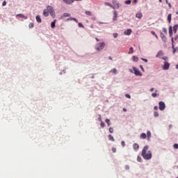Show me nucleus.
<instances>
[{"mask_svg": "<svg viewBox=\"0 0 178 178\" xmlns=\"http://www.w3.org/2000/svg\"><path fill=\"white\" fill-rule=\"evenodd\" d=\"M149 148V147L148 145L145 146L141 153L143 159H145L146 161H149V159L152 158V152L149 150L148 151Z\"/></svg>", "mask_w": 178, "mask_h": 178, "instance_id": "obj_1", "label": "nucleus"}, {"mask_svg": "<svg viewBox=\"0 0 178 178\" xmlns=\"http://www.w3.org/2000/svg\"><path fill=\"white\" fill-rule=\"evenodd\" d=\"M151 131H147V134L145 133H142L140 136V140H145V138H147V140L149 141V140H151Z\"/></svg>", "mask_w": 178, "mask_h": 178, "instance_id": "obj_2", "label": "nucleus"}, {"mask_svg": "<svg viewBox=\"0 0 178 178\" xmlns=\"http://www.w3.org/2000/svg\"><path fill=\"white\" fill-rule=\"evenodd\" d=\"M104 48H105V42H99L98 44H96L95 46V49L97 51H102V49H104Z\"/></svg>", "mask_w": 178, "mask_h": 178, "instance_id": "obj_3", "label": "nucleus"}, {"mask_svg": "<svg viewBox=\"0 0 178 178\" xmlns=\"http://www.w3.org/2000/svg\"><path fill=\"white\" fill-rule=\"evenodd\" d=\"M47 10L52 17H55V10H54V7L48 6Z\"/></svg>", "mask_w": 178, "mask_h": 178, "instance_id": "obj_4", "label": "nucleus"}, {"mask_svg": "<svg viewBox=\"0 0 178 178\" xmlns=\"http://www.w3.org/2000/svg\"><path fill=\"white\" fill-rule=\"evenodd\" d=\"M165 108H166V105L163 102H159V109L160 111H165Z\"/></svg>", "mask_w": 178, "mask_h": 178, "instance_id": "obj_5", "label": "nucleus"}, {"mask_svg": "<svg viewBox=\"0 0 178 178\" xmlns=\"http://www.w3.org/2000/svg\"><path fill=\"white\" fill-rule=\"evenodd\" d=\"M133 70H134V74L136 76H143V73H141V72H140V70H138V68L134 67Z\"/></svg>", "mask_w": 178, "mask_h": 178, "instance_id": "obj_6", "label": "nucleus"}, {"mask_svg": "<svg viewBox=\"0 0 178 178\" xmlns=\"http://www.w3.org/2000/svg\"><path fill=\"white\" fill-rule=\"evenodd\" d=\"M169 35H170V37H171V41H172V43L173 44V42H175L173 41V29L172 28V26H169Z\"/></svg>", "mask_w": 178, "mask_h": 178, "instance_id": "obj_7", "label": "nucleus"}, {"mask_svg": "<svg viewBox=\"0 0 178 178\" xmlns=\"http://www.w3.org/2000/svg\"><path fill=\"white\" fill-rule=\"evenodd\" d=\"M170 67V64L168 62H165L163 66V70H168Z\"/></svg>", "mask_w": 178, "mask_h": 178, "instance_id": "obj_8", "label": "nucleus"}, {"mask_svg": "<svg viewBox=\"0 0 178 178\" xmlns=\"http://www.w3.org/2000/svg\"><path fill=\"white\" fill-rule=\"evenodd\" d=\"M133 148L134 151H138V149H140V145L137 143H134Z\"/></svg>", "mask_w": 178, "mask_h": 178, "instance_id": "obj_9", "label": "nucleus"}, {"mask_svg": "<svg viewBox=\"0 0 178 178\" xmlns=\"http://www.w3.org/2000/svg\"><path fill=\"white\" fill-rule=\"evenodd\" d=\"M113 20L115 22V20H118V12L114 11L113 12Z\"/></svg>", "mask_w": 178, "mask_h": 178, "instance_id": "obj_10", "label": "nucleus"}, {"mask_svg": "<svg viewBox=\"0 0 178 178\" xmlns=\"http://www.w3.org/2000/svg\"><path fill=\"white\" fill-rule=\"evenodd\" d=\"M49 15V12L48 11V10H47V9L44 10V11H43V15H44L45 17H48Z\"/></svg>", "mask_w": 178, "mask_h": 178, "instance_id": "obj_11", "label": "nucleus"}, {"mask_svg": "<svg viewBox=\"0 0 178 178\" xmlns=\"http://www.w3.org/2000/svg\"><path fill=\"white\" fill-rule=\"evenodd\" d=\"M113 5L115 6V8H119V3H118V0H113Z\"/></svg>", "mask_w": 178, "mask_h": 178, "instance_id": "obj_12", "label": "nucleus"}, {"mask_svg": "<svg viewBox=\"0 0 178 178\" xmlns=\"http://www.w3.org/2000/svg\"><path fill=\"white\" fill-rule=\"evenodd\" d=\"M124 34L125 35H130V34H131V29H127L124 32Z\"/></svg>", "mask_w": 178, "mask_h": 178, "instance_id": "obj_13", "label": "nucleus"}, {"mask_svg": "<svg viewBox=\"0 0 178 178\" xmlns=\"http://www.w3.org/2000/svg\"><path fill=\"white\" fill-rule=\"evenodd\" d=\"M104 5L106 6H109L110 8H111L112 9H115V6H113L112 4H111L109 2H105Z\"/></svg>", "mask_w": 178, "mask_h": 178, "instance_id": "obj_14", "label": "nucleus"}, {"mask_svg": "<svg viewBox=\"0 0 178 178\" xmlns=\"http://www.w3.org/2000/svg\"><path fill=\"white\" fill-rule=\"evenodd\" d=\"M160 37L163 40V41H164V42L166 41V36H165V34H163V33H161Z\"/></svg>", "mask_w": 178, "mask_h": 178, "instance_id": "obj_15", "label": "nucleus"}, {"mask_svg": "<svg viewBox=\"0 0 178 178\" xmlns=\"http://www.w3.org/2000/svg\"><path fill=\"white\" fill-rule=\"evenodd\" d=\"M136 17H137V19H143V13H136Z\"/></svg>", "mask_w": 178, "mask_h": 178, "instance_id": "obj_16", "label": "nucleus"}, {"mask_svg": "<svg viewBox=\"0 0 178 178\" xmlns=\"http://www.w3.org/2000/svg\"><path fill=\"white\" fill-rule=\"evenodd\" d=\"M36 19V22H38V23H42V21L41 20V17L40 15H37L35 17Z\"/></svg>", "mask_w": 178, "mask_h": 178, "instance_id": "obj_17", "label": "nucleus"}, {"mask_svg": "<svg viewBox=\"0 0 178 178\" xmlns=\"http://www.w3.org/2000/svg\"><path fill=\"white\" fill-rule=\"evenodd\" d=\"M177 29H178V24H175L173 26V31H174L175 34H176L177 33Z\"/></svg>", "mask_w": 178, "mask_h": 178, "instance_id": "obj_18", "label": "nucleus"}, {"mask_svg": "<svg viewBox=\"0 0 178 178\" xmlns=\"http://www.w3.org/2000/svg\"><path fill=\"white\" fill-rule=\"evenodd\" d=\"M56 23V19H54V22H51V29H55Z\"/></svg>", "mask_w": 178, "mask_h": 178, "instance_id": "obj_19", "label": "nucleus"}, {"mask_svg": "<svg viewBox=\"0 0 178 178\" xmlns=\"http://www.w3.org/2000/svg\"><path fill=\"white\" fill-rule=\"evenodd\" d=\"M168 23H171V22H172V14H168Z\"/></svg>", "mask_w": 178, "mask_h": 178, "instance_id": "obj_20", "label": "nucleus"}, {"mask_svg": "<svg viewBox=\"0 0 178 178\" xmlns=\"http://www.w3.org/2000/svg\"><path fill=\"white\" fill-rule=\"evenodd\" d=\"M69 20H74V22H76V23H79V20H77V19L76 18H73V17L68 18L67 21L69 22Z\"/></svg>", "mask_w": 178, "mask_h": 178, "instance_id": "obj_21", "label": "nucleus"}, {"mask_svg": "<svg viewBox=\"0 0 178 178\" xmlns=\"http://www.w3.org/2000/svg\"><path fill=\"white\" fill-rule=\"evenodd\" d=\"M108 140L110 141H115V138H113V136L110 134V135H108Z\"/></svg>", "mask_w": 178, "mask_h": 178, "instance_id": "obj_22", "label": "nucleus"}, {"mask_svg": "<svg viewBox=\"0 0 178 178\" xmlns=\"http://www.w3.org/2000/svg\"><path fill=\"white\" fill-rule=\"evenodd\" d=\"M162 55H163V52H162V51H160L157 53L156 54V58H159V56H162Z\"/></svg>", "mask_w": 178, "mask_h": 178, "instance_id": "obj_23", "label": "nucleus"}, {"mask_svg": "<svg viewBox=\"0 0 178 178\" xmlns=\"http://www.w3.org/2000/svg\"><path fill=\"white\" fill-rule=\"evenodd\" d=\"M111 73H113V74H116L118 73V70L116 68H114L110 71Z\"/></svg>", "mask_w": 178, "mask_h": 178, "instance_id": "obj_24", "label": "nucleus"}, {"mask_svg": "<svg viewBox=\"0 0 178 178\" xmlns=\"http://www.w3.org/2000/svg\"><path fill=\"white\" fill-rule=\"evenodd\" d=\"M132 59H133L134 62H138V57H137L136 56H134L132 57Z\"/></svg>", "mask_w": 178, "mask_h": 178, "instance_id": "obj_25", "label": "nucleus"}, {"mask_svg": "<svg viewBox=\"0 0 178 178\" xmlns=\"http://www.w3.org/2000/svg\"><path fill=\"white\" fill-rule=\"evenodd\" d=\"M17 17H22V18L24 17V19H27V17L24 16V15H23V14H18V15H17Z\"/></svg>", "mask_w": 178, "mask_h": 178, "instance_id": "obj_26", "label": "nucleus"}, {"mask_svg": "<svg viewBox=\"0 0 178 178\" xmlns=\"http://www.w3.org/2000/svg\"><path fill=\"white\" fill-rule=\"evenodd\" d=\"M86 15H87L88 16H92V13H91V11H86Z\"/></svg>", "mask_w": 178, "mask_h": 178, "instance_id": "obj_27", "label": "nucleus"}, {"mask_svg": "<svg viewBox=\"0 0 178 178\" xmlns=\"http://www.w3.org/2000/svg\"><path fill=\"white\" fill-rule=\"evenodd\" d=\"M105 122L107 123L108 126H111V120L109 119H106Z\"/></svg>", "mask_w": 178, "mask_h": 178, "instance_id": "obj_28", "label": "nucleus"}, {"mask_svg": "<svg viewBox=\"0 0 178 178\" xmlns=\"http://www.w3.org/2000/svg\"><path fill=\"white\" fill-rule=\"evenodd\" d=\"M137 161L138 162H143V159L141 158V156H138Z\"/></svg>", "mask_w": 178, "mask_h": 178, "instance_id": "obj_29", "label": "nucleus"}, {"mask_svg": "<svg viewBox=\"0 0 178 178\" xmlns=\"http://www.w3.org/2000/svg\"><path fill=\"white\" fill-rule=\"evenodd\" d=\"M158 96H159V94H156V92H154V93L152 94V97H153V98H155Z\"/></svg>", "mask_w": 178, "mask_h": 178, "instance_id": "obj_30", "label": "nucleus"}, {"mask_svg": "<svg viewBox=\"0 0 178 178\" xmlns=\"http://www.w3.org/2000/svg\"><path fill=\"white\" fill-rule=\"evenodd\" d=\"M134 48L133 47H130V49H129V51L128 52V54H133V52H134Z\"/></svg>", "mask_w": 178, "mask_h": 178, "instance_id": "obj_31", "label": "nucleus"}, {"mask_svg": "<svg viewBox=\"0 0 178 178\" xmlns=\"http://www.w3.org/2000/svg\"><path fill=\"white\" fill-rule=\"evenodd\" d=\"M154 118H158V116H159V113H158L157 111H154Z\"/></svg>", "mask_w": 178, "mask_h": 178, "instance_id": "obj_32", "label": "nucleus"}, {"mask_svg": "<svg viewBox=\"0 0 178 178\" xmlns=\"http://www.w3.org/2000/svg\"><path fill=\"white\" fill-rule=\"evenodd\" d=\"M70 17V14L65 13L63 14V17Z\"/></svg>", "mask_w": 178, "mask_h": 178, "instance_id": "obj_33", "label": "nucleus"}, {"mask_svg": "<svg viewBox=\"0 0 178 178\" xmlns=\"http://www.w3.org/2000/svg\"><path fill=\"white\" fill-rule=\"evenodd\" d=\"M100 126H101V127H102V128H104V127H105V122H101V123H100Z\"/></svg>", "mask_w": 178, "mask_h": 178, "instance_id": "obj_34", "label": "nucleus"}, {"mask_svg": "<svg viewBox=\"0 0 178 178\" xmlns=\"http://www.w3.org/2000/svg\"><path fill=\"white\" fill-rule=\"evenodd\" d=\"M34 27V23L31 22L29 24V29H33Z\"/></svg>", "mask_w": 178, "mask_h": 178, "instance_id": "obj_35", "label": "nucleus"}, {"mask_svg": "<svg viewBox=\"0 0 178 178\" xmlns=\"http://www.w3.org/2000/svg\"><path fill=\"white\" fill-rule=\"evenodd\" d=\"M78 26H79V27H81L82 29H84V25H83V24H81V23H78Z\"/></svg>", "mask_w": 178, "mask_h": 178, "instance_id": "obj_36", "label": "nucleus"}, {"mask_svg": "<svg viewBox=\"0 0 178 178\" xmlns=\"http://www.w3.org/2000/svg\"><path fill=\"white\" fill-rule=\"evenodd\" d=\"M121 145H122V147H126V143L124 142V140H122L121 142Z\"/></svg>", "mask_w": 178, "mask_h": 178, "instance_id": "obj_37", "label": "nucleus"}, {"mask_svg": "<svg viewBox=\"0 0 178 178\" xmlns=\"http://www.w3.org/2000/svg\"><path fill=\"white\" fill-rule=\"evenodd\" d=\"M125 3H126L127 5H130V4L131 3V1H130V0L126 1H125Z\"/></svg>", "mask_w": 178, "mask_h": 178, "instance_id": "obj_38", "label": "nucleus"}, {"mask_svg": "<svg viewBox=\"0 0 178 178\" xmlns=\"http://www.w3.org/2000/svg\"><path fill=\"white\" fill-rule=\"evenodd\" d=\"M173 147H174V148H175V149H178V144L177 143L174 144Z\"/></svg>", "mask_w": 178, "mask_h": 178, "instance_id": "obj_39", "label": "nucleus"}, {"mask_svg": "<svg viewBox=\"0 0 178 178\" xmlns=\"http://www.w3.org/2000/svg\"><path fill=\"white\" fill-rule=\"evenodd\" d=\"M65 3L69 5L72 3V0H67Z\"/></svg>", "mask_w": 178, "mask_h": 178, "instance_id": "obj_40", "label": "nucleus"}, {"mask_svg": "<svg viewBox=\"0 0 178 178\" xmlns=\"http://www.w3.org/2000/svg\"><path fill=\"white\" fill-rule=\"evenodd\" d=\"M163 33H165V34L168 33V30H167L165 28H163Z\"/></svg>", "mask_w": 178, "mask_h": 178, "instance_id": "obj_41", "label": "nucleus"}, {"mask_svg": "<svg viewBox=\"0 0 178 178\" xmlns=\"http://www.w3.org/2000/svg\"><path fill=\"white\" fill-rule=\"evenodd\" d=\"M125 97L127 98H129V99H130V98H131V96H130V95H129V94L125 95Z\"/></svg>", "mask_w": 178, "mask_h": 178, "instance_id": "obj_42", "label": "nucleus"}, {"mask_svg": "<svg viewBox=\"0 0 178 178\" xmlns=\"http://www.w3.org/2000/svg\"><path fill=\"white\" fill-rule=\"evenodd\" d=\"M109 132H110V133H113V128L110 127V128H109Z\"/></svg>", "mask_w": 178, "mask_h": 178, "instance_id": "obj_43", "label": "nucleus"}, {"mask_svg": "<svg viewBox=\"0 0 178 178\" xmlns=\"http://www.w3.org/2000/svg\"><path fill=\"white\" fill-rule=\"evenodd\" d=\"M114 38H118V33H113Z\"/></svg>", "mask_w": 178, "mask_h": 178, "instance_id": "obj_44", "label": "nucleus"}, {"mask_svg": "<svg viewBox=\"0 0 178 178\" xmlns=\"http://www.w3.org/2000/svg\"><path fill=\"white\" fill-rule=\"evenodd\" d=\"M2 6H6V1H4L2 3Z\"/></svg>", "mask_w": 178, "mask_h": 178, "instance_id": "obj_45", "label": "nucleus"}, {"mask_svg": "<svg viewBox=\"0 0 178 178\" xmlns=\"http://www.w3.org/2000/svg\"><path fill=\"white\" fill-rule=\"evenodd\" d=\"M142 60H143L146 63L148 62V60L147 58H142Z\"/></svg>", "mask_w": 178, "mask_h": 178, "instance_id": "obj_46", "label": "nucleus"}, {"mask_svg": "<svg viewBox=\"0 0 178 178\" xmlns=\"http://www.w3.org/2000/svg\"><path fill=\"white\" fill-rule=\"evenodd\" d=\"M151 34H152V35H156V34L155 33V31H151Z\"/></svg>", "mask_w": 178, "mask_h": 178, "instance_id": "obj_47", "label": "nucleus"}, {"mask_svg": "<svg viewBox=\"0 0 178 178\" xmlns=\"http://www.w3.org/2000/svg\"><path fill=\"white\" fill-rule=\"evenodd\" d=\"M112 152H114V153L116 152V149H115V147H113V148H112Z\"/></svg>", "mask_w": 178, "mask_h": 178, "instance_id": "obj_48", "label": "nucleus"}, {"mask_svg": "<svg viewBox=\"0 0 178 178\" xmlns=\"http://www.w3.org/2000/svg\"><path fill=\"white\" fill-rule=\"evenodd\" d=\"M125 169H126L127 170H129V169H130V167H129V165H126V166H125Z\"/></svg>", "mask_w": 178, "mask_h": 178, "instance_id": "obj_49", "label": "nucleus"}, {"mask_svg": "<svg viewBox=\"0 0 178 178\" xmlns=\"http://www.w3.org/2000/svg\"><path fill=\"white\" fill-rule=\"evenodd\" d=\"M172 49H173V54H175V52H176V49H175V46L172 45Z\"/></svg>", "mask_w": 178, "mask_h": 178, "instance_id": "obj_50", "label": "nucleus"}, {"mask_svg": "<svg viewBox=\"0 0 178 178\" xmlns=\"http://www.w3.org/2000/svg\"><path fill=\"white\" fill-rule=\"evenodd\" d=\"M154 111H158V106H155L154 107Z\"/></svg>", "mask_w": 178, "mask_h": 178, "instance_id": "obj_51", "label": "nucleus"}, {"mask_svg": "<svg viewBox=\"0 0 178 178\" xmlns=\"http://www.w3.org/2000/svg\"><path fill=\"white\" fill-rule=\"evenodd\" d=\"M140 68L141 69V70H143V72H144V67H143V65H140Z\"/></svg>", "mask_w": 178, "mask_h": 178, "instance_id": "obj_52", "label": "nucleus"}, {"mask_svg": "<svg viewBox=\"0 0 178 178\" xmlns=\"http://www.w3.org/2000/svg\"><path fill=\"white\" fill-rule=\"evenodd\" d=\"M99 122H102V118H101V115H99Z\"/></svg>", "mask_w": 178, "mask_h": 178, "instance_id": "obj_53", "label": "nucleus"}, {"mask_svg": "<svg viewBox=\"0 0 178 178\" xmlns=\"http://www.w3.org/2000/svg\"><path fill=\"white\" fill-rule=\"evenodd\" d=\"M168 6H169L170 8H172V4L170 3H169Z\"/></svg>", "mask_w": 178, "mask_h": 178, "instance_id": "obj_54", "label": "nucleus"}, {"mask_svg": "<svg viewBox=\"0 0 178 178\" xmlns=\"http://www.w3.org/2000/svg\"><path fill=\"white\" fill-rule=\"evenodd\" d=\"M165 3H167L168 5H169V0H165Z\"/></svg>", "mask_w": 178, "mask_h": 178, "instance_id": "obj_55", "label": "nucleus"}, {"mask_svg": "<svg viewBox=\"0 0 178 178\" xmlns=\"http://www.w3.org/2000/svg\"><path fill=\"white\" fill-rule=\"evenodd\" d=\"M123 111H124V112H127V108H123Z\"/></svg>", "mask_w": 178, "mask_h": 178, "instance_id": "obj_56", "label": "nucleus"}, {"mask_svg": "<svg viewBox=\"0 0 178 178\" xmlns=\"http://www.w3.org/2000/svg\"><path fill=\"white\" fill-rule=\"evenodd\" d=\"M134 3H137V2H138V0H134Z\"/></svg>", "mask_w": 178, "mask_h": 178, "instance_id": "obj_57", "label": "nucleus"}, {"mask_svg": "<svg viewBox=\"0 0 178 178\" xmlns=\"http://www.w3.org/2000/svg\"><path fill=\"white\" fill-rule=\"evenodd\" d=\"M152 91H154V88L150 89V92H152Z\"/></svg>", "mask_w": 178, "mask_h": 178, "instance_id": "obj_58", "label": "nucleus"}, {"mask_svg": "<svg viewBox=\"0 0 178 178\" xmlns=\"http://www.w3.org/2000/svg\"><path fill=\"white\" fill-rule=\"evenodd\" d=\"M95 40H96V41L98 42H99V39H97V38H95Z\"/></svg>", "mask_w": 178, "mask_h": 178, "instance_id": "obj_59", "label": "nucleus"}, {"mask_svg": "<svg viewBox=\"0 0 178 178\" xmlns=\"http://www.w3.org/2000/svg\"><path fill=\"white\" fill-rule=\"evenodd\" d=\"M108 58L110 59V60H112V56H109Z\"/></svg>", "mask_w": 178, "mask_h": 178, "instance_id": "obj_60", "label": "nucleus"}, {"mask_svg": "<svg viewBox=\"0 0 178 178\" xmlns=\"http://www.w3.org/2000/svg\"><path fill=\"white\" fill-rule=\"evenodd\" d=\"M130 73H133V70H129Z\"/></svg>", "mask_w": 178, "mask_h": 178, "instance_id": "obj_61", "label": "nucleus"}, {"mask_svg": "<svg viewBox=\"0 0 178 178\" xmlns=\"http://www.w3.org/2000/svg\"><path fill=\"white\" fill-rule=\"evenodd\" d=\"M154 36H155L156 38L158 40V35H155Z\"/></svg>", "mask_w": 178, "mask_h": 178, "instance_id": "obj_62", "label": "nucleus"}, {"mask_svg": "<svg viewBox=\"0 0 178 178\" xmlns=\"http://www.w3.org/2000/svg\"><path fill=\"white\" fill-rule=\"evenodd\" d=\"M176 69H178V64L176 65Z\"/></svg>", "mask_w": 178, "mask_h": 178, "instance_id": "obj_63", "label": "nucleus"}, {"mask_svg": "<svg viewBox=\"0 0 178 178\" xmlns=\"http://www.w3.org/2000/svg\"><path fill=\"white\" fill-rule=\"evenodd\" d=\"M176 15H178V11L176 12Z\"/></svg>", "mask_w": 178, "mask_h": 178, "instance_id": "obj_64", "label": "nucleus"}]
</instances>
